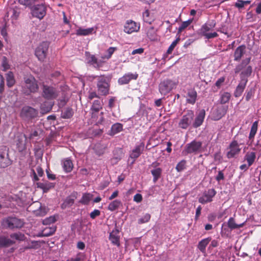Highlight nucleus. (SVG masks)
Wrapping results in <instances>:
<instances>
[{"mask_svg":"<svg viewBox=\"0 0 261 261\" xmlns=\"http://www.w3.org/2000/svg\"><path fill=\"white\" fill-rule=\"evenodd\" d=\"M176 83L171 80H166L159 85V91L162 95H165L175 88Z\"/></svg>","mask_w":261,"mask_h":261,"instance_id":"0eeeda50","label":"nucleus"},{"mask_svg":"<svg viewBox=\"0 0 261 261\" xmlns=\"http://www.w3.org/2000/svg\"><path fill=\"white\" fill-rule=\"evenodd\" d=\"M42 95L45 99H53L58 96V92L54 87L43 84Z\"/></svg>","mask_w":261,"mask_h":261,"instance_id":"9d476101","label":"nucleus"},{"mask_svg":"<svg viewBox=\"0 0 261 261\" xmlns=\"http://www.w3.org/2000/svg\"><path fill=\"white\" fill-rule=\"evenodd\" d=\"M211 241V238H206L201 240L197 245V248L204 256L206 255V247Z\"/></svg>","mask_w":261,"mask_h":261,"instance_id":"393cba45","label":"nucleus"},{"mask_svg":"<svg viewBox=\"0 0 261 261\" xmlns=\"http://www.w3.org/2000/svg\"><path fill=\"white\" fill-rule=\"evenodd\" d=\"M179 41H180V37H179V36H178L174 41H173L172 42V43L169 46V47L167 50V53L168 54H170L172 52L174 48L176 46V45L178 44V43L179 42Z\"/></svg>","mask_w":261,"mask_h":261,"instance_id":"3c124183","label":"nucleus"},{"mask_svg":"<svg viewBox=\"0 0 261 261\" xmlns=\"http://www.w3.org/2000/svg\"><path fill=\"white\" fill-rule=\"evenodd\" d=\"M92 199V195L89 193H85L83 194L81 199L79 201L80 203L83 204H88L90 201Z\"/></svg>","mask_w":261,"mask_h":261,"instance_id":"58836bf2","label":"nucleus"},{"mask_svg":"<svg viewBox=\"0 0 261 261\" xmlns=\"http://www.w3.org/2000/svg\"><path fill=\"white\" fill-rule=\"evenodd\" d=\"M202 142L194 140L186 145L182 151V153L183 155L198 154L202 151Z\"/></svg>","mask_w":261,"mask_h":261,"instance_id":"20e7f679","label":"nucleus"},{"mask_svg":"<svg viewBox=\"0 0 261 261\" xmlns=\"http://www.w3.org/2000/svg\"><path fill=\"white\" fill-rule=\"evenodd\" d=\"M144 150V143L143 142H141L139 145H136L129 154L130 158L133 159L132 163H134L135 160L139 157V156L143 153Z\"/></svg>","mask_w":261,"mask_h":261,"instance_id":"4468645a","label":"nucleus"},{"mask_svg":"<svg viewBox=\"0 0 261 261\" xmlns=\"http://www.w3.org/2000/svg\"><path fill=\"white\" fill-rule=\"evenodd\" d=\"M92 118H94L97 117L98 112V101L94 100L93 104L91 107Z\"/></svg>","mask_w":261,"mask_h":261,"instance_id":"de8ad7c7","label":"nucleus"},{"mask_svg":"<svg viewBox=\"0 0 261 261\" xmlns=\"http://www.w3.org/2000/svg\"><path fill=\"white\" fill-rule=\"evenodd\" d=\"M149 14L148 10H146L143 13V18L144 21L148 23H151L152 20L149 17Z\"/></svg>","mask_w":261,"mask_h":261,"instance_id":"13d9d810","label":"nucleus"},{"mask_svg":"<svg viewBox=\"0 0 261 261\" xmlns=\"http://www.w3.org/2000/svg\"><path fill=\"white\" fill-rule=\"evenodd\" d=\"M229 151L227 153V157L229 159L234 158L236 155L239 154L241 151L240 145L238 141L233 140L229 145Z\"/></svg>","mask_w":261,"mask_h":261,"instance_id":"ddd939ff","label":"nucleus"},{"mask_svg":"<svg viewBox=\"0 0 261 261\" xmlns=\"http://www.w3.org/2000/svg\"><path fill=\"white\" fill-rule=\"evenodd\" d=\"M205 116V110L202 109L197 114L194 120V113L191 110L186 111L178 122L179 127L187 129L191 125L194 128L199 127L203 123Z\"/></svg>","mask_w":261,"mask_h":261,"instance_id":"f257e3e1","label":"nucleus"},{"mask_svg":"<svg viewBox=\"0 0 261 261\" xmlns=\"http://www.w3.org/2000/svg\"><path fill=\"white\" fill-rule=\"evenodd\" d=\"M37 187L42 189L44 193L47 192L49 190L55 187V184L48 181L37 183Z\"/></svg>","mask_w":261,"mask_h":261,"instance_id":"b1692460","label":"nucleus"},{"mask_svg":"<svg viewBox=\"0 0 261 261\" xmlns=\"http://www.w3.org/2000/svg\"><path fill=\"white\" fill-rule=\"evenodd\" d=\"M108 145V142H105L104 143H100L99 144V156L101 154H103L107 148Z\"/></svg>","mask_w":261,"mask_h":261,"instance_id":"09e8293b","label":"nucleus"},{"mask_svg":"<svg viewBox=\"0 0 261 261\" xmlns=\"http://www.w3.org/2000/svg\"><path fill=\"white\" fill-rule=\"evenodd\" d=\"M1 225L5 229L14 230L19 229L23 227L24 222L23 219H21L15 216H9L2 219Z\"/></svg>","mask_w":261,"mask_h":261,"instance_id":"7ed1b4c3","label":"nucleus"},{"mask_svg":"<svg viewBox=\"0 0 261 261\" xmlns=\"http://www.w3.org/2000/svg\"><path fill=\"white\" fill-rule=\"evenodd\" d=\"M15 241L11 239L8 237L0 236V248H8L15 244Z\"/></svg>","mask_w":261,"mask_h":261,"instance_id":"6ab92c4d","label":"nucleus"},{"mask_svg":"<svg viewBox=\"0 0 261 261\" xmlns=\"http://www.w3.org/2000/svg\"><path fill=\"white\" fill-rule=\"evenodd\" d=\"M251 3V1H242V0H238L234 4V6L238 8L239 9H241L244 8L247 5L250 4Z\"/></svg>","mask_w":261,"mask_h":261,"instance_id":"ea45409f","label":"nucleus"},{"mask_svg":"<svg viewBox=\"0 0 261 261\" xmlns=\"http://www.w3.org/2000/svg\"><path fill=\"white\" fill-rule=\"evenodd\" d=\"M150 219V215L148 213H146L138 220V223L139 224L146 223L149 221Z\"/></svg>","mask_w":261,"mask_h":261,"instance_id":"6e6d98bb","label":"nucleus"},{"mask_svg":"<svg viewBox=\"0 0 261 261\" xmlns=\"http://www.w3.org/2000/svg\"><path fill=\"white\" fill-rule=\"evenodd\" d=\"M30 9L32 16L40 20L46 15L47 8L44 3H35Z\"/></svg>","mask_w":261,"mask_h":261,"instance_id":"39448f33","label":"nucleus"},{"mask_svg":"<svg viewBox=\"0 0 261 261\" xmlns=\"http://www.w3.org/2000/svg\"><path fill=\"white\" fill-rule=\"evenodd\" d=\"M202 36H204L206 39H210L218 37V34L215 32H207V33L202 35Z\"/></svg>","mask_w":261,"mask_h":261,"instance_id":"bf43d9fd","label":"nucleus"},{"mask_svg":"<svg viewBox=\"0 0 261 261\" xmlns=\"http://www.w3.org/2000/svg\"><path fill=\"white\" fill-rule=\"evenodd\" d=\"M39 87L38 81L32 75L25 76L23 77V82L21 85V92L25 95L29 96L31 93H35L38 91Z\"/></svg>","mask_w":261,"mask_h":261,"instance_id":"f03ea898","label":"nucleus"},{"mask_svg":"<svg viewBox=\"0 0 261 261\" xmlns=\"http://www.w3.org/2000/svg\"><path fill=\"white\" fill-rule=\"evenodd\" d=\"M138 77V74L135 72L134 73L128 72L125 74L123 76L118 79V82L119 85H125L133 80H137Z\"/></svg>","mask_w":261,"mask_h":261,"instance_id":"2eb2a0df","label":"nucleus"},{"mask_svg":"<svg viewBox=\"0 0 261 261\" xmlns=\"http://www.w3.org/2000/svg\"><path fill=\"white\" fill-rule=\"evenodd\" d=\"M246 221L242 223L237 224L235 222L234 219L233 217H230L227 222V226L231 229H235L241 228L244 226L245 225Z\"/></svg>","mask_w":261,"mask_h":261,"instance_id":"cd10ccee","label":"nucleus"},{"mask_svg":"<svg viewBox=\"0 0 261 261\" xmlns=\"http://www.w3.org/2000/svg\"><path fill=\"white\" fill-rule=\"evenodd\" d=\"M216 194V191L214 189H208L202 193L198 199V201L203 204L211 202Z\"/></svg>","mask_w":261,"mask_h":261,"instance_id":"9b49d317","label":"nucleus"},{"mask_svg":"<svg viewBox=\"0 0 261 261\" xmlns=\"http://www.w3.org/2000/svg\"><path fill=\"white\" fill-rule=\"evenodd\" d=\"M119 231L117 229H114L110 233L109 240L111 243L117 246L120 245V235Z\"/></svg>","mask_w":261,"mask_h":261,"instance_id":"aec40b11","label":"nucleus"},{"mask_svg":"<svg viewBox=\"0 0 261 261\" xmlns=\"http://www.w3.org/2000/svg\"><path fill=\"white\" fill-rule=\"evenodd\" d=\"M40 108L44 112L47 113L51 110L52 106L48 102H45L44 103L41 104Z\"/></svg>","mask_w":261,"mask_h":261,"instance_id":"603ef678","label":"nucleus"},{"mask_svg":"<svg viewBox=\"0 0 261 261\" xmlns=\"http://www.w3.org/2000/svg\"><path fill=\"white\" fill-rule=\"evenodd\" d=\"M74 198L72 196H69L65 200L63 205H64L65 207H69L71 206L74 203Z\"/></svg>","mask_w":261,"mask_h":261,"instance_id":"5fc2aeb1","label":"nucleus"},{"mask_svg":"<svg viewBox=\"0 0 261 261\" xmlns=\"http://www.w3.org/2000/svg\"><path fill=\"white\" fill-rule=\"evenodd\" d=\"M147 35L151 40H155L157 39L156 31L153 27H150L148 29Z\"/></svg>","mask_w":261,"mask_h":261,"instance_id":"79ce46f5","label":"nucleus"},{"mask_svg":"<svg viewBox=\"0 0 261 261\" xmlns=\"http://www.w3.org/2000/svg\"><path fill=\"white\" fill-rule=\"evenodd\" d=\"M231 97V94L230 93L225 92L221 94L220 96V102L222 104H225L228 102Z\"/></svg>","mask_w":261,"mask_h":261,"instance_id":"a19ab883","label":"nucleus"},{"mask_svg":"<svg viewBox=\"0 0 261 261\" xmlns=\"http://www.w3.org/2000/svg\"><path fill=\"white\" fill-rule=\"evenodd\" d=\"M85 255L83 253H79L75 257L68 258L66 261H83L84 260Z\"/></svg>","mask_w":261,"mask_h":261,"instance_id":"8fccbe9b","label":"nucleus"},{"mask_svg":"<svg viewBox=\"0 0 261 261\" xmlns=\"http://www.w3.org/2000/svg\"><path fill=\"white\" fill-rule=\"evenodd\" d=\"M11 164V161L9 158L8 150L0 152V168H6Z\"/></svg>","mask_w":261,"mask_h":261,"instance_id":"dca6fc26","label":"nucleus"},{"mask_svg":"<svg viewBox=\"0 0 261 261\" xmlns=\"http://www.w3.org/2000/svg\"><path fill=\"white\" fill-rule=\"evenodd\" d=\"M56 230V228L55 227H46L44 228L42 233L44 236L48 237L54 233Z\"/></svg>","mask_w":261,"mask_h":261,"instance_id":"c03bdc74","label":"nucleus"},{"mask_svg":"<svg viewBox=\"0 0 261 261\" xmlns=\"http://www.w3.org/2000/svg\"><path fill=\"white\" fill-rule=\"evenodd\" d=\"M2 65V67H3L4 70H6L8 69L10 67L9 65L7 59L6 57H3Z\"/></svg>","mask_w":261,"mask_h":261,"instance_id":"e2e57ef3","label":"nucleus"},{"mask_svg":"<svg viewBox=\"0 0 261 261\" xmlns=\"http://www.w3.org/2000/svg\"><path fill=\"white\" fill-rule=\"evenodd\" d=\"M256 159V153L252 151H247L244 156V161L246 162L251 166L255 162Z\"/></svg>","mask_w":261,"mask_h":261,"instance_id":"5701e85b","label":"nucleus"},{"mask_svg":"<svg viewBox=\"0 0 261 261\" xmlns=\"http://www.w3.org/2000/svg\"><path fill=\"white\" fill-rule=\"evenodd\" d=\"M121 204L122 203L120 200H114L109 204L108 209L111 211H115L117 210Z\"/></svg>","mask_w":261,"mask_h":261,"instance_id":"e433bc0d","label":"nucleus"},{"mask_svg":"<svg viewBox=\"0 0 261 261\" xmlns=\"http://www.w3.org/2000/svg\"><path fill=\"white\" fill-rule=\"evenodd\" d=\"M10 239L12 240H15L18 241H25L27 237L25 235L21 232H17L12 233L10 234Z\"/></svg>","mask_w":261,"mask_h":261,"instance_id":"c756f323","label":"nucleus"},{"mask_svg":"<svg viewBox=\"0 0 261 261\" xmlns=\"http://www.w3.org/2000/svg\"><path fill=\"white\" fill-rule=\"evenodd\" d=\"M86 54L87 63L90 65H93L95 67L98 66L97 59L93 55L88 54L87 53H86Z\"/></svg>","mask_w":261,"mask_h":261,"instance_id":"72a5a7b5","label":"nucleus"},{"mask_svg":"<svg viewBox=\"0 0 261 261\" xmlns=\"http://www.w3.org/2000/svg\"><path fill=\"white\" fill-rule=\"evenodd\" d=\"M62 166L64 170L66 172H70L73 169V163L71 160L68 158L65 159L62 162Z\"/></svg>","mask_w":261,"mask_h":261,"instance_id":"c85d7f7f","label":"nucleus"},{"mask_svg":"<svg viewBox=\"0 0 261 261\" xmlns=\"http://www.w3.org/2000/svg\"><path fill=\"white\" fill-rule=\"evenodd\" d=\"M117 50L116 47H109L107 50L106 51V53L103 55H101V58L102 59V61L103 62L106 60H108L110 59L114 52Z\"/></svg>","mask_w":261,"mask_h":261,"instance_id":"473e14b6","label":"nucleus"},{"mask_svg":"<svg viewBox=\"0 0 261 261\" xmlns=\"http://www.w3.org/2000/svg\"><path fill=\"white\" fill-rule=\"evenodd\" d=\"M246 47L245 45H240L235 50L234 53V60L239 61L245 54Z\"/></svg>","mask_w":261,"mask_h":261,"instance_id":"bb28decb","label":"nucleus"},{"mask_svg":"<svg viewBox=\"0 0 261 261\" xmlns=\"http://www.w3.org/2000/svg\"><path fill=\"white\" fill-rule=\"evenodd\" d=\"M186 164V161L185 160H182L178 163L176 167V169L178 171H180L182 170Z\"/></svg>","mask_w":261,"mask_h":261,"instance_id":"69168bd1","label":"nucleus"},{"mask_svg":"<svg viewBox=\"0 0 261 261\" xmlns=\"http://www.w3.org/2000/svg\"><path fill=\"white\" fill-rule=\"evenodd\" d=\"M191 22V21L190 20L182 22L178 28V33H181L190 24Z\"/></svg>","mask_w":261,"mask_h":261,"instance_id":"4d7b16f0","label":"nucleus"},{"mask_svg":"<svg viewBox=\"0 0 261 261\" xmlns=\"http://www.w3.org/2000/svg\"><path fill=\"white\" fill-rule=\"evenodd\" d=\"M255 91V89L254 87H251L246 91L245 98L247 101H249L254 96Z\"/></svg>","mask_w":261,"mask_h":261,"instance_id":"4c0bfd02","label":"nucleus"},{"mask_svg":"<svg viewBox=\"0 0 261 261\" xmlns=\"http://www.w3.org/2000/svg\"><path fill=\"white\" fill-rule=\"evenodd\" d=\"M258 121H255L253 123L251 127L250 131L248 136V142H250V143L248 144L249 145L252 144L254 141L255 136L258 129Z\"/></svg>","mask_w":261,"mask_h":261,"instance_id":"a878e982","label":"nucleus"},{"mask_svg":"<svg viewBox=\"0 0 261 261\" xmlns=\"http://www.w3.org/2000/svg\"><path fill=\"white\" fill-rule=\"evenodd\" d=\"M57 221L56 218L54 216H50L48 218H45L43 221V224L44 225H49Z\"/></svg>","mask_w":261,"mask_h":261,"instance_id":"864d4df0","label":"nucleus"},{"mask_svg":"<svg viewBox=\"0 0 261 261\" xmlns=\"http://www.w3.org/2000/svg\"><path fill=\"white\" fill-rule=\"evenodd\" d=\"M20 4L25 7H31L37 2L38 0H18Z\"/></svg>","mask_w":261,"mask_h":261,"instance_id":"49530a36","label":"nucleus"},{"mask_svg":"<svg viewBox=\"0 0 261 261\" xmlns=\"http://www.w3.org/2000/svg\"><path fill=\"white\" fill-rule=\"evenodd\" d=\"M134 200L136 202H140L142 200V196L140 194H136L134 196Z\"/></svg>","mask_w":261,"mask_h":261,"instance_id":"774afa93","label":"nucleus"},{"mask_svg":"<svg viewBox=\"0 0 261 261\" xmlns=\"http://www.w3.org/2000/svg\"><path fill=\"white\" fill-rule=\"evenodd\" d=\"M116 152H117L120 154L118 156H115L114 158L117 160V161L120 160L122 154V150L121 148L116 149L114 151V153H115ZM114 155H115V154H114Z\"/></svg>","mask_w":261,"mask_h":261,"instance_id":"338daca9","label":"nucleus"},{"mask_svg":"<svg viewBox=\"0 0 261 261\" xmlns=\"http://www.w3.org/2000/svg\"><path fill=\"white\" fill-rule=\"evenodd\" d=\"M225 78L224 77H221L219 78L215 83V86L217 87V89H220L222 85L225 82Z\"/></svg>","mask_w":261,"mask_h":261,"instance_id":"0e129e2a","label":"nucleus"},{"mask_svg":"<svg viewBox=\"0 0 261 261\" xmlns=\"http://www.w3.org/2000/svg\"><path fill=\"white\" fill-rule=\"evenodd\" d=\"M27 137L22 134L18 135L16 138V146L19 151H23L26 148Z\"/></svg>","mask_w":261,"mask_h":261,"instance_id":"a211bd4d","label":"nucleus"},{"mask_svg":"<svg viewBox=\"0 0 261 261\" xmlns=\"http://www.w3.org/2000/svg\"><path fill=\"white\" fill-rule=\"evenodd\" d=\"M9 14H11V17L13 19H16L19 16V12H18L16 9L11 8L8 11L5 17H8Z\"/></svg>","mask_w":261,"mask_h":261,"instance_id":"37998d69","label":"nucleus"},{"mask_svg":"<svg viewBox=\"0 0 261 261\" xmlns=\"http://www.w3.org/2000/svg\"><path fill=\"white\" fill-rule=\"evenodd\" d=\"M93 31V28L83 29L80 28L76 30V34L78 36H86L91 34Z\"/></svg>","mask_w":261,"mask_h":261,"instance_id":"c9c22d12","label":"nucleus"},{"mask_svg":"<svg viewBox=\"0 0 261 261\" xmlns=\"http://www.w3.org/2000/svg\"><path fill=\"white\" fill-rule=\"evenodd\" d=\"M162 172V170L160 168H156L151 170V173L152 174L153 178V181L155 183L160 177Z\"/></svg>","mask_w":261,"mask_h":261,"instance_id":"f704fd0d","label":"nucleus"},{"mask_svg":"<svg viewBox=\"0 0 261 261\" xmlns=\"http://www.w3.org/2000/svg\"><path fill=\"white\" fill-rule=\"evenodd\" d=\"M49 45L48 42L43 41L36 47L35 54L39 61H43L46 58Z\"/></svg>","mask_w":261,"mask_h":261,"instance_id":"423d86ee","label":"nucleus"},{"mask_svg":"<svg viewBox=\"0 0 261 261\" xmlns=\"http://www.w3.org/2000/svg\"><path fill=\"white\" fill-rule=\"evenodd\" d=\"M252 73V67L250 66H248L245 70L242 72L241 75L248 77L251 75Z\"/></svg>","mask_w":261,"mask_h":261,"instance_id":"680f3d73","label":"nucleus"},{"mask_svg":"<svg viewBox=\"0 0 261 261\" xmlns=\"http://www.w3.org/2000/svg\"><path fill=\"white\" fill-rule=\"evenodd\" d=\"M123 129V125L122 124L119 123H116L114 124L111 128V133L110 135L111 136L115 135L121 132Z\"/></svg>","mask_w":261,"mask_h":261,"instance_id":"7c9ffc66","label":"nucleus"},{"mask_svg":"<svg viewBox=\"0 0 261 261\" xmlns=\"http://www.w3.org/2000/svg\"><path fill=\"white\" fill-rule=\"evenodd\" d=\"M206 85V82L205 81H201L196 83L195 87L202 91H204L205 89V86Z\"/></svg>","mask_w":261,"mask_h":261,"instance_id":"052dcab7","label":"nucleus"},{"mask_svg":"<svg viewBox=\"0 0 261 261\" xmlns=\"http://www.w3.org/2000/svg\"><path fill=\"white\" fill-rule=\"evenodd\" d=\"M7 85L9 87H12L15 83L14 74L12 72H9L6 75Z\"/></svg>","mask_w":261,"mask_h":261,"instance_id":"2f4dec72","label":"nucleus"},{"mask_svg":"<svg viewBox=\"0 0 261 261\" xmlns=\"http://www.w3.org/2000/svg\"><path fill=\"white\" fill-rule=\"evenodd\" d=\"M216 25V22L214 20L210 21L203 24L200 29V34L201 36L209 32Z\"/></svg>","mask_w":261,"mask_h":261,"instance_id":"412c9836","label":"nucleus"},{"mask_svg":"<svg viewBox=\"0 0 261 261\" xmlns=\"http://www.w3.org/2000/svg\"><path fill=\"white\" fill-rule=\"evenodd\" d=\"M73 114V110L71 108H68L66 109L62 113V117L65 119L70 118Z\"/></svg>","mask_w":261,"mask_h":261,"instance_id":"a18cd8bd","label":"nucleus"},{"mask_svg":"<svg viewBox=\"0 0 261 261\" xmlns=\"http://www.w3.org/2000/svg\"><path fill=\"white\" fill-rule=\"evenodd\" d=\"M247 82L248 80L247 78L241 77V80L234 92V96L236 97H239L242 94Z\"/></svg>","mask_w":261,"mask_h":261,"instance_id":"f3484780","label":"nucleus"},{"mask_svg":"<svg viewBox=\"0 0 261 261\" xmlns=\"http://www.w3.org/2000/svg\"><path fill=\"white\" fill-rule=\"evenodd\" d=\"M197 97L196 91L193 89H189L187 92L186 96V101L188 103L194 105Z\"/></svg>","mask_w":261,"mask_h":261,"instance_id":"4be33fe9","label":"nucleus"},{"mask_svg":"<svg viewBox=\"0 0 261 261\" xmlns=\"http://www.w3.org/2000/svg\"><path fill=\"white\" fill-rule=\"evenodd\" d=\"M140 25L134 21L128 20L126 21L124 25V32L128 34L138 32L140 30Z\"/></svg>","mask_w":261,"mask_h":261,"instance_id":"f8f14e48","label":"nucleus"},{"mask_svg":"<svg viewBox=\"0 0 261 261\" xmlns=\"http://www.w3.org/2000/svg\"><path fill=\"white\" fill-rule=\"evenodd\" d=\"M110 77L104 75L99 76V94L106 95L109 92Z\"/></svg>","mask_w":261,"mask_h":261,"instance_id":"1a4fd4ad","label":"nucleus"},{"mask_svg":"<svg viewBox=\"0 0 261 261\" xmlns=\"http://www.w3.org/2000/svg\"><path fill=\"white\" fill-rule=\"evenodd\" d=\"M38 112L35 109L30 106H24L20 112V117L25 120H30L37 117Z\"/></svg>","mask_w":261,"mask_h":261,"instance_id":"6e6552de","label":"nucleus"}]
</instances>
